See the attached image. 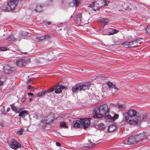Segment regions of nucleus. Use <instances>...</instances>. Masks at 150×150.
I'll list each match as a JSON object with an SVG mask.
<instances>
[{"mask_svg": "<svg viewBox=\"0 0 150 150\" xmlns=\"http://www.w3.org/2000/svg\"><path fill=\"white\" fill-rule=\"evenodd\" d=\"M109 109L106 104H104L98 108L94 109L93 112V117L95 118H100L104 115L108 114Z\"/></svg>", "mask_w": 150, "mask_h": 150, "instance_id": "1", "label": "nucleus"}, {"mask_svg": "<svg viewBox=\"0 0 150 150\" xmlns=\"http://www.w3.org/2000/svg\"><path fill=\"white\" fill-rule=\"evenodd\" d=\"M122 115L123 117V120L125 122L127 121L129 117L132 118L133 117L135 118L143 115L137 112L136 110L133 109H129L128 112L123 113Z\"/></svg>", "mask_w": 150, "mask_h": 150, "instance_id": "2", "label": "nucleus"}, {"mask_svg": "<svg viewBox=\"0 0 150 150\" xmlns=\"http://www.w3.org/2000/svg\"><path fill=\"white\" fill-rule=\"evenodd\" d=\"M90 82H87L84 83H80L76 84L74 86L72 89V91L73 93L78 92V91H85L88 90L89 86L91 85Z\"/></svg>", "mask_w": 150, "mask_h": 150, "instance_id": "3", "label": "nucleus"}, {"mask_svg": "<svg viewBox=\"0 0 150 150\" xmlns=\"http://www.w3.org/2000/svg\"><path fill=\"white\" fill-rule=\"evenodd\" d=\"M110 2L108 1H96L94 2H92L90 5V6L93 8V10H96L99 9L104 6H108V4Z\"/></svg>", "mask_w": 150, "mask_h": 150, "instance_id": "4", "label": "nucleus"}, {"mask_svg": "<svg viewBox=\"0 0 150 150\" xmlns=\"http://www.w3.org/2000/svg\"><path fill=\"white\" fill-rule=\"evenodd\" d=\"M146 115H142L141 116L134 118L135 119H133L129 120H128L126 122L130 125H136L138 124V122H139L146 119Z\"/></svg>", "mask_w": 150, "mask_h": 150, "instance_id": "5", "label": "nucleus"}, {"mask_svg": "<svg viewBox=\"0 0 150 150\" xmlns=\"http://www.w3.org/2000/svg\"><path fill=\"white\" fill-rule=\"evenodd\" d=\"M137 143L144 142L146 140L147 135L144 133L140 134L135 136Z\"/></svg>", "mask_w": 150, "mask_h": 150, "instance_id": "6", "label": "nucleus"}, {"mask_svg": "<svg viewBox=\"0 0 150 150\" xmlns=\"http://www.w3.org/2000/svg\"><path fill=\"white\" fill-rule=\"evenodd\" d=\"M80 119L81 126L83 127V129H86L88 128L90 125V120L92 119L89 118Z\"/></svg>", "mask_w": 150, "mask_h": 150, "instance_id": "7", "label": "nucleus"}, {"mask_svg": "<svg viewBox=\"0 0 150 150\" xmlns=\"http://www.w3.org/2000/svg\"><path fill=\"white\" fill-rule=\"evenodd\" d=\"M8 143L10 147L14 149H16L21 147V144L14 139L11 141L8 142Z\"/></svg>", "mask_w": 150, "mask_h": 150, "instance_id": "8", "label": "nucleus"}, {"mask_svg": "<svg viewBox=\"0 0 150 150\" xmlns=\"http://www.w3.org/2000/svg\"><path fill=\"white\" fill-rule=\"evenodd\" d=\"M135 136H131L128 139H125L123 141V144L128 145L136 144L137 143Z\"/></svg>", "mask_w": 150, "mask_h": 150, "instance_id": "9", "label": "nucleus"}, {"mask_svg": "<svg viewBox=\"0 0 150 150\" xmlns=\"http://www.w3.org/2000/svg\"><path fill=\"white\" fill-rule=\"evenodd\" d=\"M19 1H9L8 4L9 6L10 11L14 10L17 5Z\"/></svg>", "mask_w": 150, "mask_h": 150, "instance_id": "10", "label": "nucleus"}, {"mask_svg": "<svg viewBox=\"0 0 150 150\" xmlns=\"http://www.w3.org/2000/svg\"><path fill=\"white\" fill-rule=\"evenodd\" d=\"M106 32H104L103 34L105 35H111L116 34L118 32L119 30L112 28H108L105 30Z\"/></svg>", "mask_w": 150, "mask_h": 150, "instance_id": "11", "label": "nucleus"}, {"mask_svg": "<svg viewBox=\"0 0 150 150\" xmlns=\"http://www.w3.org/2000/svg\"><path fill=\"white\" fill-rule=\"evenodd\" d=\"M50 92H52L55 90V93H60L62 92V90H61L60 87L59 86V83L57 85H55L54 87H52L49 89Z\"/></svg>", "mask_w": 150, "mask_h": 150, "instance_id": "12", "label": "nucleus"}, {"mask_svg": "<svg viewBox=\"0 0 150 150\" xmlns=\"http://www.w3.org/2000/svg\"><path fill=\"white\" fill-rule=\"evenodd\" d=\"M16 64L18 66L21 67L25 66L26 64V62L25 60L22 59H19L16 60Z\"/></svg>", "mask_w": 150, "mask_h": 150, "instance_id": "13", "label": "nucleus"}, {"mask_svg": "<svg viewBox=\"0 0 150 150\" xmlns=\"http://www.w3.org/2000/svg\"><path fill=\"white\" fill-rule=\"evenodd\" d=\"M140 38H138L131 42L133 43V45H134V46L131 47V48H135L136 46H139L141 45L142 42H140Z\"/></svg>", "mask_w": 150, "mask_h": 150, "instance_id": "14", "label": "nucleus"}, {"mask_svg": "<svg viewBox=\"0 0 150 150\" xmlns=\"http://www.w3.org/2000/svg\"><path fill=\"white\" fill-rule=\"evenodd\" d=\"M121 44L125 48H131V46L133 45V43L131 42L126 41L123 42Z\"/></svg>", "mask_w": 150, "mask_h": 150, "instance_id": "15", "label": "nucleus"}, {"mask_svg": "<svg viewBox=\"0 0 150 150\" xmlns=\"http://www.w3.org/2000/svg\"><path fill=\"white\" fill-rule=\"evenodd\" d=\"M13 69L14 68L13 67H11L8 65H6L4 67L5 72L7 74L12 72Z\"/></svg>", "mask_w": 150, "mask_h": 150, "instance_id": "16", "label": "nucleus"}, {"mask_svg": "<svg viewBox=\"0 0 150 150\" xmlns=\"http://www.w3.org/2000/svg\"><path fill=\"white\" fill-rule=\"evenodd\" d=\"M19 112L18 114L19 116L22 117L23 118H24L26 115H29L28 112L26 110H21Z\"/></svg>", "mask_w": 150, "mask_h": 150, "instance_id": "17", "label": "nucleus"}, {"mask_svg": "<svg viewBox=\"0 0 150 150\" xmlns=\"http://www.w3.org/2000/svg\"><path fill=\"white\" fill-rule=\"evenodd\" d=\"M74 124L73 126L74 128H79L81 126V119L80 120H77L76 121H74L73 122Z\"/></svg>", "mask_w": 150, "mask_h": 150, "instance_id": "18", "label": "nucleus"}, {"mask_svg": "<svg viewBox=\"0 0 150 150\" xmlns=\"http://www.w3.org/2000/svg\"><path fill=\"white\" fill-rule=\"evenodd\" d=\"M116 126L114 125H110L108 129V132H111L114 131L117 128Z\"/></svg>", "mask_w": 150, "mask_h": 150, "instance_id": "19", "label": "nucleus"}, {"mask_svg": "<svg viewBox=\"0 0 150 150\" xmlns=\"http://www.w3.org/2000/svg\"><path fill=\"white\" fill-rule=\"evenodd\" d=\"M99 21L103 24V25H102L103 26V27L101 28L100 29V30H102L103 28L105 26L106 24L109 21V20L107 18H103L100 19L99 20Z\"/></svg>", "mask_w": 150, "mask_h": 150, "instance_id": "20", "label": "nucleus"}, {"mask_svg": "<svg viewBox=\"0 0 150 150\" xmlns=\"http://www.w3.org/2000/svg\"><path fill=\"white\" fill-rule=\"evenodd\" d=\"M47 92H50L49 89H48L47 91H45L39 92L36 94V96H37L40 98L41 97L43 96L47 93Z\"/></svg>", "mask_w": 150, "mask_h": 150, "instance_id": "21", "label": "nucleus"}, {"mask_svg": "<svg viewBox=\"0 0 150 150\" xmlns=\"http://www.w3.org/2000/svg\"><path fill=\"white\" fill-rule=\"evenodd\" d=\"M9 6L8 4H4L1 7V9L2 10L4 11H10Z\"/></svg>", "mask_w": 150, "mask_h": 150, "instance_id": "22", "label": "nucleus"}, {"mask_svg": "<svg viewBox=\"0 0 150 150\" xmlns=\"http://www.w3.org/2000/svg\"><path fill=\"white\" fill-rule=\"evenodd\" d=\"M89 144H86V146L84 147L88 148H93L95 146V143H93L90 139L88 140Z\"/></svg>", "mask_w": 150, "mask_h": 150, "instance_id": "23", "label": "nucleus"}, {"mask_svg": "<svg viewBox=\"0 0 150 150\" xmlns=\"http://www.w3.org/2000/svg\"><path fill=\"white\" fill-rule=\"evenodd\" d=\"M60 126L61 127H63L66 128H68V126L66 122L63 121H61L60 122Z\"/></svg>", "mask_w": 150, "mask_h": 150, "instance_id": "24", "label": "nucleus"}, {"mask_svg": "<svg viewBox=\"0 0 150 150\" xmlns=\"http://www.w3.org/2000/svg\"><path fill=\"white\" fill-rule=\"evenodd\" d=\"M13 105H14L13 103L10 105L11 108L12 110L16 113H18L19 112L21 111V110H20L18 111L17 110L16 107L15 106H13Z\"/></svg>", "mask_w": 150, "mask_h": 150, "instance_id": "25", "label": "nucleus"}, {"mask_svg": "<svg viewBox=\"0 0 150 150\" xmlns=\"http://www.w3.org/2000/svg\"><path fill=\"white\" fill-rule=\"evenodd\" d=\"M36 11L38 12L41 11L42 10V6L40 5H37L35 9Z\"/></svg>", "mask_w": 150, "mask_h": 150, "instance_id": "26", "label": "nucleus"}, {"mask_svg": "<svg viewBox=\"0 0 150 150\" xmlns=\"http://www.w3.org/2000/svg\"><path fill=\"white\" fill-rule=\"evenodd\" d=\"M72 3L74 6L78 7L80 4V1H73Z\"/></svg>", "mask_w": 150, "mask_h": 150, "instance_id": "27", "label": "nucleus"}, {"mask_svg": "<svg viewBox=\"0 0 150 150\" xmlns=\"http://www.w3.org/2000/svg\"><path fill=\"white\" fill-rule=\"evenodd\" d=\"M98 129L99 130H103L105 128V125L104 123H101L98 125Z\"/></svg>", "mask_w": 150, "mask_h": 150, "instance_id": "28", "label": "nucleus"}, {"mask_svg": "<svg viewBox=\"0 0 150 150\" xmlns=\"http://www.w3.org/2000/svg\"><path fill=\"white\" fill-rule=\"evenodd\" d=\"M82 18L81 14L78 15L76 17V20H77L78 22H81V21Z\"/></svg>", "mask_w": 150, "mask_h": 150, "instance_id": "29", "label": "nucleus"}, {"mask_svg": "<svg viewBox=\"0 0 150 150\" xmlns=\"http://www.w3.org/2000/svg\"><path fill=\"white\" fill-rule=\"evenodd\" d=\"M146 87H147L146 84H140L138 86V89L140 90H142L144 88Z\"/></svg>", "mask_w": 150, "mask_h": 150, "instance_id": "30", "label": "nucleus"}, {"mask_svg": "<svg viewBox=\"0 0 150 150\" xmlns=\"http://www.w3.org/2000/svg\"><path fill=\"white\" fill-rule=\"evenodd\" d=\"M118 107L121 110H125L126 109V107L125 105L122 104H118Z\"/></svg>", "mask_w": 150, "mask_h": 150, "instance_id": "31", "label": "nucleus"}, {"mask_svg": "<svg viewBox=\"0 0 150 150\" xmlns=\"http://www.w3.org/2000/svg\"><path fill=\"white\" fill-rule=\"evenodd\" d=\"M28 35V33L25 31H22L20 33V35L21 36H26Z\"/></svg>", "mask_w": 150, "mask_h": 150, "instance_id": "32", "label": "nucleus"}, {"mask_svg": "<svg viewBox=\"0 0 150 150\" xmlns=\"http://www.w3.org/2000/svg\"><path fill=\"white\" fill-rule=\"evenodd\" d=\"M108 113H109L108 114H106L105 115H104L103 116H104L105 118L110 119L111 120H112V117L110 115H109Z\"/></svg>", "mask_w": 150, "mask_h": 150, "instance_id": "33", "label": "nucleus"}, {"mask_svg": "<svg viewBox=\"0 0 150 150\" xmlns=\"http://www.w3.org/2000/svg\"><path fill=\"white\" fill-rule=\"evenodd\" d=\"M90 125L91 127L95 128L96 130H97L98 129V125L96 124L95 123L93 124L91 123Z\"/></svg>", "mask_w": 150, "mask_h": 150, "instance_id": "34", "label": "nucleus"}, {"mask_svg": "<svg viewBox=\"0 0 150 150\" xmlns=\"http://www.w3.org/2000/svg\"><path fill=\"white\" fill-rule=\"evenodd\" d=\"M118 115L116 114L115 113V114L114 116L112 118V120L113 121H115L116 119L118 118Z\"/></svg>", "mask_w": 150, "mask_h": 150, "instance_id": "35", "label": "nucleus"}, {"mask_svg": "<svg viewBox=\"0 0 150 150\" xmlns=\"http://www.w3.org/2000/svg\"><path fill=\"white\" fill-rule=\"evenodd\" d=\"M23 131V129H21L20 130L18 131L16 133L17 134L20 135H22Z\"/></svg>", "mask_w": 150, "mask_h": 150, "instance_id": "36", "label": "nucleus"}, {"mask_svg": "<svg viewBox=\"0 0 150 150\" xmlns=\"http://www.w3.org/2000/svg\"><path fill=\"white\" fill-rule=\"evenodd\" d=\"M146 31L147 34L150 33V26H147L146 28Z\"/></svg>", "mask_w": 150, "mask_h": 150, "instance_id": "37", "label": "nucleus"}, {"mask_svg": "<svg viewBox=\"0 0 150 150\" xmlns=\"http://www.w3.org/2000/svg\"><path fill=\"white\" fill-rule=\"evenodd\" d=\"M107 84L108 85V87L110 88H111L113 84L110 82L108 81L107 82Z\"/></svg>", "mask_w": 150, "mask_h": 150, "instance_id": "38", "label": "nucleus"}, {"mask_svg": "<svg viewBox=\"0 0 150 150\" xmlns=\"http://www.w3.org/2000/svg\"><path fill=\"white\" fill-rule=\"evenodd\" d=\"M7 50V49L6 47H0V51H5Z\"/></svg>", "mask_w": 150, "mask_h": 150, "instance_id": "39", "label": "nucleus"}, {"mask_svg": "<svg viewBox=\"0 0 150 150\" xmlns=\"http://www.w3.org/2000/svg\"><path fill=\"white\" fill-rule=\"evenodd\" d=\"M45 36V39H48L52 37V35H44Z\"/></svg>", "mask_w": 150, "mask_h": 150, "instance_id": "40", "label": "nucleus"}, {"mask_svg": "<svg viewBox=\"0 0 150 150\" xmlns=\"http://www.w3.org/2000/svg\"><path fill=\"white\" fill-rule=\"evenodd\" d=\"M59 86L60 87V89H61V90H62V89H65L67 88L66 86H63L62 85H59Z\"/></svg>", "mask_w": 150, "mask_h": 150, "instance_id": "41", "label": "nucleus"}, {"mask_svg": "<svg viewBox=\"0 0 150 150\" xmlns=\"http://www.w3.org/2000/svg\"><path fill=\"white\" fill-rule=\"evenodd\" d=\"M112 40L113 42V43L114 44H115L117 40L115 37H112Z\"/></svg>", "mask_w": 150, "mask_h": 150, "instance_id": "42", "label": "nucleus"}, {"mask_svg": "<svg viewBox=\"0 0 150 150\" xmlns=\"http://www.w3.org/2000/svg\"><path fill=\"white\" fill-rule=\"evenodd\" d=\"M111 88H112L118 90V88L116 87V85L115 84H112Z\"/></svg>", "mask_w": 150, "mask_h": 150, "instance_id": "43", "label": "nucleus"}, {"mask_svg": "<svg viewBox=\"0 0 150 150\" xmlns=\"http://www.w3.org/2000/svg\"><path fill=\"white\" fill-rule=\"evenodd\" d=\"M25 100V97L24 96H23L22 97V98H21V100L22 102H24Z\"/></svg>", "mask_w": 150, "mask_h": 150, "instance_id": "44", "label": "nucleus"}, {"mask_svg": "<svg viewBox=\"0 0 150 150\" xmlns=\"http://www.w3.org/2000/svg\"><path fill=\"white\" fill-rule=\"evenodd\" d=\"M34 78H32L31 79H29L27 81V83H29L30 82L33 81L34 79Z\"/></svg>", "mask_w": 150, "mask_h": 150, "instance_id": "45", "label": "nucleus"}, {"mask_svg": "<svg viewBox=\"0 0 150 150\" xmlns=\"http://www.w3.org/2000/svg\"><path fill=\"white\" fill-rule=\"evenodd\" d=\"M56 144L57 146H61V144L59 142H56Z\"/></svg>", "mask_w": 150, "mask_h": 150, "instance_id": "46", "label": "nucleus"}, {"mask_svg": "<svg viewBox=\"0 0 150 150\" xmlns=\"http://www.w3.org/2000/svg\"><path fill=\"white\" fill-rule=\"evenodd\" d=\"M44 22L46 23H47L48 25H50L51 24V22H50V21H45Z\"/></svg>", "mask_w": 150, "mask_h": 150, "instance_id": "47", "label": "nucleus"}, {"mask_svg": "<svg viewBox=\"0 0 150 150\" xmlns=\"http://www.w3.org/2000/svg\"><path fill=\"white\" fill-rule=\"evenodd\" d=\"M33 88V86L31 85H29L27 87L28 89H29L31 88Z\"/></svg>", "mask_w": 150, "mask_h": 150, "instance_id": "48", "label": "nucleus"}, {"mask_svg": "<svg viewBox=\"0 0 150 150\" xmlns=\"http://www.w3.org/2000/svg\"><path fill=\"white\" fill-rule=\"evenodd\" d=\"M28 95L29 96H33V94L31 93H28Z\"/></svg>", "mask_w": 150, "mask_h": 150, "instance_id": "49", "label": "nucleus"}, {"mask_svg": "<svg viewBox=\"0 0 150 150\" xmlns=\"http://www.w3.org/2000/svg\"><path fill=\"white\" fill-rule=\"evenodd\" d=\"M40 40H44L45 39V38L44 35L40 37Z\"/></svg>", "mask_w": 150, "mask_h": 150, "instance_id": "50", "label": "nucleus"}, {"mask_svg": "<svg viewBox=\"0 0 150 150\" xmlns=\"http://www.w3.org/2000/svg\"><path fill=\"white\" fill-rule=\"evenodd\" d=\"M3 84V82L2 81H1L0 80V86L2 85Z\"/></svg>", "mask_w": 150, "mask_h": 150, "instance_id": "51", "label": "nucleus"}, {"mask_svg": "<svg viewBox=\"0 0 150 150\" xmlns=\"http://www.w3.org/2000/svg\"><path fill=\"white\" fill-rule=\"evenodd\" d=\"M10 108H8L7 109V112H8L10 110Z\"/></svg>", "mask_w": 150, "mask_h": 150, "instance_id": "52", "label": "nucleus"}, {"mask_svg": "<svg viewBox=\"0 0 150 150\" xmlns=\"http://www.w3.org/2000/svg\"><path fill=\"white\" fill-rule=\"evenodd\" d=\"M22 53H24V54H26V53H26V52H25V53L22 52Z\"/></svg>", "mask_w": 150, "mask_h": 150, "instance_id": "53", "label": "nucleus"}, {"mask_svg": "<svg viewBox=\"0 0 150 150\" xmlns=\"http://www.w3.org/2000/svg\"><path fill=\"white\" fill-rule=\"evenodd\" d=\"M127 9H128V8H127Z\"/></svg>", "mask_w": 150, "mask_h": 150, "instance_id": "54", "label": "nucleus"}]
</instances>
